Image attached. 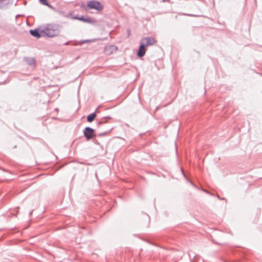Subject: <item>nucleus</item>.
Returning a JSON list of instances; mask_svg holds the SVG:
<instances>
[{
  "label": "nucleus",
  "instance_id": "nucleus-6",
  "mask_svg": "<svg viewBox=\"0 0 262 262\" xmlns=\"http://www.w3.org/2000/svg\"><path fill=\"white\" fill-rule=\"evenodd\" d=\"M146 52V47L140 42V46L137 52V56L142 57L144 56Z\"/></svg>",
  "mask_w": 262,
  "mask_h": 262
},
{
  "label": "nucleus",
  "instance_id": "nucleus-15",
  "mask_svg": "<svg viewBox=\"0 0 262 262\" xmlns=\"http://www.w3.org/2000/svg\"><path fill=\"white\" fill-rule=\"evenodd\" d=\"M79 17H80V16H74L73 18H74V19L79 20Z\"/></svg>",
  "mask_w": 262,
  "mask_h": 262
},
{
  "label": "nucleus",
  "instance_id": "nucleus-2",
  "mask_svg": "<svg viewBox=\"0 0 262 262\" xmlns=\"http://www.w3.org/2000/svg\"><path fill=\"white\" fill-rule=\"evenodd\" d=\"M87 8L89 9H94L98 11H102L103 9V5L99 1L91 0L87 3Z\"/></svg>",
  "mask_w": 262,
  "mask_h": 262
},
{
  "label": "nucleus",
  "instance_id": "nucleus-3",
  "mask_svg": "<svg viewBox=\"0 0 262 262\" xmlns=\"http://www.w3.org/2000/svg\"><path fill=\"white\" fill-rule=\"evenodd\" d=\"M83 133L84 136L88 141L92 139L95 136V130L90 127H85L83 130Z\"/></svg>",
  "mask_w": 262,
  "mask_h": 262
},
{
  "label": "nucleus",
  "instance_id": "nucleus-13",
  "mask_svg": "<svg viewBox=\"0 0 262 262\" xmlns=\"http://www.w3.org/2000/svg\"><path fill=\"white\" fill-rule=\"evenodd\" d=\"M85 18H86V17H85L84 16H81L79 17V20H81V21H82L83 22H85Z\"/></svg>",
  "mask_w": 262,
  "mask_h": 262
},
{
  "label": "nucleus",
  "instance_id": "nucleus-17",
  "mask_svg": "<svg viewBox=\"0 0 262 262\" xmlns=\"http://www.w3.org/2000/svg\"><path fill=\"white\" fill-rule=\"evenodd\" d=\"M69 44V42H67L64 43V45H68Z\"/></svg>",
  "mask_w": 262,
  "mask_h": 262
},
{
  "label": "nucleus",
  "instance_id": "nucleus-7",
  "mask_svg": "<svg viewBox=\"0 0 262 262\" xmlns=\"http://www.w3.org/2000/svg\"><path fill=\"white\" fill-rule=\"evenodd\" d=\"M117 50V47L115 46H110L105 47L104 49V52L106 54H111L113 53L114 51H116Z\"/></svg>",
  "mask_w": 262,
  "mask_h": 262
},
{
  "label": "nucleus",
  "instance_id": "nucleus-16",
  "mask_svg": "<svg viewBox=\"0 0 262 262\" xmlns=\"http://www.w3.org/2000/svg\"><path fill=\"white\" fill-rule=\"evenodd\" d=\"M90 42V40H85L83 41V42Z\"/></svg>",
  "mask_w": 262,
  "mask_h": 262
},
{
  "label": "nucleus",
  "instance_id": "nucleus-10",
  "mask_svg": "<svg viewBox=\"0 0 262 262\" xmlns=\"http://www.w3.org/2000/svg\"><path fill=\"white\" fill-rule=\"evenodd\" d=\"M95 22V20L90 17H86L85 18V23H88L89 24H93Z\"/></svg>",
  "mask_w": 262,
  "mask_h": 262
},
{
  "label": "nucleus",
  "instance_id": "nucleus-11",
  "mask_svg": "<svg viewBox=\"0 0 262 262\" xmlns=\"http://www.w3.org/2000/svg\"><path fill=\"white\" fill-rule=\"evenodd\" d=\"M39 1L40 2V3H41L42 4H43L45 6L51 7V6L50 5V4L48 3L47 0H39Z\"/></svg>",
  "mask_w": 262,
  "mask_h": 262
},
{
  "label": "nucleus",
  "instance_id": "nucleus-18",
  "mask_svg": "<svg viewBox=\"0 0 262 262\" xmlns=\"http://www.w3.org/2000/svg\"><path fill=\"white\" fill-rule=\"evenodd\" d=\"M217 197L219 199L225 200L224 198L221 199L219 196H217Z\"/></svg>",
  "mask_w": 262,
  "mask_h": 262
},
{
  "label": "nucleus",
  "instance_id": "nucleus-1",
  "mask_svg": "<svg viewBox=\"0 0 262 262\" xmlns=\"http://www.w3.org/2000/svg\"><path fill=\"white\" fill-rule=\"evenodd\" d=\"M61 28V26L58 24H49L42 29V32L45 36L53 38L59 35Z\"/></svg>",
  "mask_w": 262,
  "mask_h": 262
},
{
  "label": "nucleus",
  "instance_id": "nucleus-14",
  "mask_svg": "<svg viewBox=\"0 0 262 262\" xmlns=\"http://www.w3.org/2000/svg\"><path fill=\"white\" fill-rule=\"evenodd\" d=\"M106 132H104V133H101L99 135V136H104L106 134Z\"/></svg>",
  "mask_w": 262,
  "mask_h": 262
},
{
  "label": "nucleus",
  "instance_id": "nucleus-9",
  "mask_svg": "<svg viewBox=\"0 0 262 262\" xmlns=\"http://www.w3.org/2000/svg\"><path fill=\"white\" fill-rule=\"evenodd\" d=\"M96 117V113L95 112L87 116L88 122H93L95 120Z\"/></svg>",
  "mask_w": 262,
  "mask_h": 262
},
{
  "label": "nucleus",
  "instance_id": "nucleus-12",
  "mask_svg": "<svg viewBox=\"0 0 262 262\" xmlns=\"http://www.w3.org/2000/svg\"><path fill=\"white\" fill-rule=\"evenodd\" d=\"M106 122H107V121L105 120V118H103L101 119V120H100V121H99L98 122L97 125H98V126H99L101 125H102V124L105 123Z\"/></svg>",
  "mask_w": 262,
  "mask_h": 262
},
{
  "label": "nucleus",
  "instance_id": "nucleus-20",
  "mask_svg": "<svg viewBox=\"0 0 262 262\" xmlns=\"http://www.w3.org/2000/svg\"><path fill=\"white\" fill-rule=\"evenodd\" d=\"M107 118L111 119V117H107Z\"/></svg>",
  "mask_w": 262,
  "mask_h": 262
},
{
  "label": "nucleus",
  "instance_id": "nucleus-19",
  "mask_svg": "<svg viewBox=\"0 0 262 262\" xmlns=\"http://www.w3.org/2000/svg\"><path fill=\"white\" fill-rule=\"evenodd\" d=\"M147 218H148V220H149V216H147Z\"/></svg>",
  "mask_w": 262,
  "mask_h": 262
},
{
  "label": "nucleus",
  "instance_id": "nucleus-4",
  "mask_svg": "<svg viewBox=\"0 0 262 262\" xmlns=\"http://www.w3.org/2000/svg\"><path fill=\"white\" fill-rule=\"evenodd\" d=\"M156 42L155 39L152 37H144L140 40V42L144 45L145 47L154 45Z\"/></svg>",
  "mask_w": 262,
  "mask_h": 262
},
{
  "label": "nucleus",
  "instance_id": "nucleus-5",
  "mask_svg": "<svg viewBox=\"0 0 262 262\" xmlns=\"http://www.w3.org/2000/svg\"><path fill=\"white\" fill-rule=\"evenodd\" d=\"M29 32L32 36L37 38H40L41 36V34H43L42 29H40L39 28L34 30H30Z\"/></svg>",
  "mask_w": 262,
  "mask_h": 262
},
{
  "label": "nucleus",
  "instance_id": "nucleus-8",
  "mask_svg": "<svg viewBox=\"0 0 262 262\" xmlns=\"http://www.w3.org/2000/svg\"><path fill=\"white\" fill-rule=\"evenodd\" d=\"M25 60L29 66L35 65L36 61L35 59L33 58L26 57L25 58Z\"/></svg>",
  "mask_w": 262,
  "mask_h": 262
}]
</instances>
